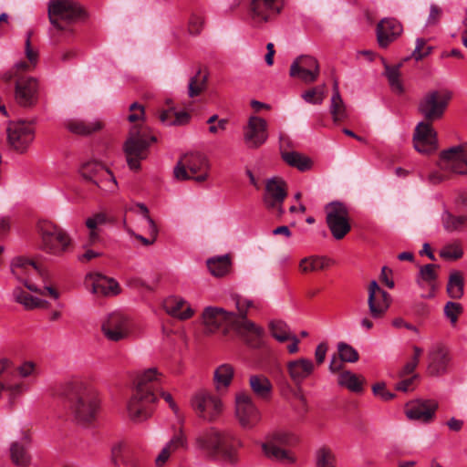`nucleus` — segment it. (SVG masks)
<instances>
[{
    "instance_id": "obj_1",
    "label": "nucleus",
    "mask_w": 467,
    "mask_h": 467,
    "mask_svg": "<svg viewBox=\"0 0 467 467\" xmlns=\"http://www.w3.org/2000/svg\"><path fill=\"white\" fill-rule=\"evenodd\" d=\"M162 380L163 376L156 368H148L138 376L136 388L127 403L131 420L142 422L151 417L157 402L156 392Z\"/></svg>"
},
{
    "instance_id": "obj_2",
    "label": "nucleus",
    "mask_w": 467,
    "mask_h": 467,
    "mask_svg": "<svg viewBox=\"0 0 467 467\" xmlns=\"http://www.w3.org/2000/svg\"><path fill=\"white\" fill-rule=\"evenodd\" d=\"M69 414L79 425H88L96 419L99 400L94 389L81 380L66 383L59 393Z\"/></svg>"
},
{
    "instance_id": "obj_3",
    "label": "nucleus",
    "mask_w": 467,
    "mask_h": 467,
    "mask_svg": "<svg viewBox=\"0 0 467 467\" xmlns=\"http://www.w3.org/2000/svg\"><path fill=\"white\" fill-rule=\"evenodd\" d=\"M194 445L212 459L233 462L241 441L231 431L211 426L196 433Z\"/></svg>"
},
{
    "instance_id": "obj_4",
    "label": "nucleus",
    "mask_w": 467,
    "mask_h": 467,
    "mask_svg": "<svg viewBox=\"0 0 467 467\" xmlns=\"http://www.w3.org/2000/svg\"><path fill=\"white\" fill-rule=\"evenodd\" d=\"M41 237V249L51 255L61 256L68 252L72 245L69 234L54 223L42 220L37 224Z\"/></svg>"
},
{
    "instance_id": "obj_5",
    "label": "nucleus",
    "mask_w": 467,
    "mask_h": 467,
    "mask_svg": "<svg viewBox=\"0 0 467 467\" xmlns=\"http://www.w3.org/2000/svg\"><path fill=\"white\" fill-rule=\"evenodd\" d=\"M210 163L201 152H190L182 155L173 168V176L178 181L194 180L198 182L209 177Z\"/></svg>"
},
{
    "instance_id": "obj_6",
    "label": "nucleus",
    "mask_w": 467,
    "mask_h": 467,
    "mask_svg": "<svg viewBox=\"0 0 467 467\" xmlns=\"http://www.w3.org/2000/svg\"><path fill=\"white\" fill-rule=\"evenodd\" d=\"M296 442V438L292 432L275 431L265 436V441L261 443V448L267 458L284 464H293L296 462L295 455L281 446H291Z\"/></svg>"
},
{
    "instance_id": "obj_7",
    "label": "nucleus",
    "mask_w": 467,
    "mask_h": 467,
    "mask_svg": "<svg viewBox=\"0 0 467 467\" xmlns=\"http://www.w3.org/2000/svg\"><path fill=\"white\" fill-rule=\"evenodd\" d=\"M155 141V136L148 135L146 131L137 127L130 129V136L124 144V151L130 169L140 168V161L146 158L148 147Z\"/></svg>"
},
{
    "instance_id": "obj_8",
    "label": "nucleus",
    "mask_w": 467,
    "mask_h": 467,
    "mask_svg": "<svg viewBox=\"0 0 467 467\" xmlns=\"http://www.w3.org/2000/svg\"><path fill=\"white\" fill-rule=\"evenodd\" d=\"M79 174L83 180L93 183L105 193H114L118 190V182L113 173L99 161L82 163Z\"/></svg>"
},
{
    "instance_id": "obj_9",
    "label": "nucleus",
    "mask_w": 467,
    "mask_h": 467,
    "mask_svg": "<svg viewBox=\"0 0 467 467\" xmlns=\"http://www.w3.org/2000/svg\"><path fill=\"white\" fill-rule=\"evenodd\" d=\"M11 272L14 276L20 282H22L26 287L32 291L44 295L47 292L50 296L54 299L59 297L58 292L51 286L46 285L44 289H38L36 285L30 283V276L32 275H43L42 269L36 265L35 262L28 260L24 257H16L11 263Z\"/></svg>"
},
{
    "instance_id": "obj_10",
    "label": "nucleus",
    "mask_w": 467,
    "mask_h": 467,
    "mask_svg": "<svg viewBox=\"0 0 467 467\" xmlns=\"http://www.w3.org/2000/svg\"><path fill=\"white\" fill-rule=\"evenodd\" d=\"M83 14L82 8L72 0H50L48 4V16L50 23L57 30L69 31L67 25L78 19Z\"/></svg>"
},
{
    "instance_id": "obj_11",
    "label": "nucleus",
    "mask_w": 467,
    "mask_h": 467,
    "mask_svg": "<svg viewBox=\"0 0 467 467\" xmlns=\"http://www.w3.org/2000/svg\"><path fill=\"white\" fill-rule=\"evenodd\" d=\"M450 99V93L430 90L420 99L418 110L424 118V121L433 122L439 120L444 115Z\"/></svg>"
},
{
    "instance_id": "obj_12",
    "label": "nucleus",
    "mask_w": 467,
    "mask_h": 467,
    "mask_svg": "<svg viewBox=\"0 0 467 467\" xmlns=\"http://www.w3.org/2000/svg\"><path fill=\"white\" fill-rule=\"evenodd\" d=\"M191 402L198 417L208 422L215 421L223 410L222 400L206 390L197 391Z\"/></svg>"
},
{
    "instance_id": "obj_13",
    "label": "nucleus",
    "mask_w": 467,
    "mask_h": 467,
    "mask_svg": "<svg viewBox=\"0 0 467 467\" xmlns=\"http://www.w3.org/2000/svg\"><path fill=\"white\" fill-rule=\"evenodd\" d=\"M286 195V183L282 178L272 177L265 181L264 204L279 217L285 213L283 202Z\"/></svg>"
},
{
    "instance_id": "obj_14",
    "label": "nucleus",
    "mask_w": 467,
    "mask_h": 467,
    "mask_svg": "<svg viewBox=\"0 0 467 467\" xmlns=\"http://www.w3.org/2000/svg\"><path fill=\"white\" fill-rule=\"evenodd\" d=\"M438 165L441 171L467 175V144L442 150Z\"/></svg>"
},
{
    "instance_id": "obj_15",
    "label": "nucleus",
    "mask_w": 467,
    "mask_h": 467,
    "mask_svg": "<svg viewBox=\"0 0 467 467\" xmlns=\"http://www.w3.org/2000/svg\"><path fill=\"white\" fill-rule=\"evenodd\" d=\"M327 223L337 240L342 239L349 231L348 212L341 202H331L326 206Z\"/></svg>"
},
{
    "instance_id": "obj_16",
    "label": "nucleus",
    "mask_w": 467,
    "mask_h": 467,
    "mask_svg": "<svg viewBox=\"0 0 467 467\" xmlns=\"http://www.w3.org/2000/svg\"><path fill=\"white\" fill-rule=\"evenodd\" d=\"M235 416L241 427L246 430L254 428L261 420V413L252 398L244 392L235 396Z\"/></svg>"
},
{
    "instance_id": "obj_17",
    "label": "nucleus",
    "mask_w": 467,
    "mask_h": 467,
    "mask_svg": "<svg viewBox=\"0 0 467 467\" xmlns=\"http://www.w3.org/2000/svg\"><path fill=\"white\" fill-rule=\"evenodd\" d=\"M201 318L206 332L213 334L221 328L227 331L234 322L235 313L209 306L203 308Z\"/></svg>"
},
{
    "instance_id": "obj_18",
    "label": "nucleus",
    "mask_w": 467,
    "mask_h": 467,
    "mask_svg": "<svg viewBox=\"0 0 467 467\" xmlns=\"http://www.w3.org/2000/svg\"><path fill=\"white\" fill-rule=\"evenodd\" d=\"M35 138L31 123L26 121L12 122L7 128V140L13 150L25 152Z\"/></svg>"
},
{
    "instance_id": "obj_19",
    "label": "nucleus",
    "mask_w": 467,
    "mask_h": 467,
    "mask_svg": "<svg viewBox=\"0 0 467 467\" xmlns=\"http://www.w3.org/2000/svg\"><path fill=\"white\" fill-rule=\"evenodd\" d=\"M289 75L306 84L313 83L319 75L318 62L311 56H299L291 64Z\"/></svg>"
},
{
    "instance_id": "obj_20",
    "label": "nucleus",
    "mask_w": 467,
    "mask_h": 467,
    "mask_svg": "<svg viewBox=\"0 0 467 467\" xmlns=\"http://www.w3.org/2000/svg\"><path fill=\"white\" fill-rule=\"evenodd\" d=\"M413 143L415 150L421 154H431L438 149L437 132L431 122L420 121L417 124Z\"/></svg>"
},
{
    "instance_id": "obj_21",
    "label": "nucleus",
    "mask_w": 467,
    "mask_h": 467,
    "mask_svg": "<svg viewBox=\"0 0 467 467\" xmlns=\"http://www.w3.org/2000/svg\"><path fill=\"white\" fill-rule=\"evenodd\" d=\"M101 329L107 339L115 342L120 341L129 337L130 321L120 313H112L104 320Z\"/></svg>"
},
{
    "instance_id": "obj_22",
    "label": "nucleus",
    "mask_w": 467,
    "mask_h": 467,
    "mask_svg": "<svg viewBox=\"0 0 467 467\" xmlns=\"http://www.w3.org/2000/svg\"><path fill=\"white\" fill-rule=\"evenodd\" d=\"M231 327L249 347L259 348L261 346L264 329L254 322L245 317L235 315L234 322L232 323Z\"/></svg>"
},
{
    "instance_id": "obj_23",
    "label": "nucleus",
    "mask_w": 467,
    "mask_h": 467,
    "mask_svg": "<svg viewBox=\"0 0 467 467\" xmlns=\"http://www.w3.org/2000/svg\"><path fill=\"white\" fill-rule=\"evenodd\" d=\"M283 8V0H253L250 16L254 25H262L274 19Z\"/></svg>"
},
{
    "instance_id": "obj_24",
    "label": "nucleus",
    "mask_w": 467,
    "mask_h": 467,
    "mask_svg": "<svg viewBox=\"0 0 467 467\" xmlns=\"http://www.w3.org/2000/svg\"><path fill=\"white\" fill-rule=\"evenodd\" d=\"M38 98V84L35 78L21 77L16 81L15 99L24 108H31L36 104Z\"/></svg>"
},
{
    "instance_id": "obj_25",
    "label": "nucleus",
    "mask_w": 467,
    "mask_h": 467,
    "mask_svg": "<svg viewBox=\"0 0 467 467\" xmlns=\"http://www.w3.org/2000/svg\"><path fill=\"white\" fill-rule=\"evenodd\" d=\"M368 292L369 316L373 319H379L389 307L390 296L388 292L381 289L375 280L370 282Z\"/></svg>"
},
{
    "instance_id": "obj_26",
    "label": "nucleus",
    "mask_w": 467,
    "mask_h": 467,
    "mask_svg": "<svg viewBox=\"0 0 467 467\" xmlns=\"http://www.w3.org/2000/svg\"><path fill=\"white\" fill-rule=\"evenodd\" d=\"M267 138L266 120L257 116L250 117L244 132V140L248 148L260 147L267 140Z\"/></svg>"
},
{
    "instance_id": "obj_27",
    "label": "nucleus",
    "mask_w": 467,
    "mask_h": 467,
    "mask_svg": "<svg viewBox=\"0 0 467 467\" xmlns=\"http://www.w3.org/2000/svg\"><path fill=\"white\" fill-rule=\"evenodd\" d=\"M438 403L432 400L411 401L406 406V416L412 420L430 422L432 420Z\"/></svg>"
},
{
    "instance_id": "obj_28",
    "label": "nucleus",
    "mask_w": 467,
    "mask_h": 467,
    "mask_svg": "<svg viewBox=\"0 0 467 467\" xmlns=\"http://www.w3.org/2000/svg\"><path fill=\"white\" fill-rule=\"evenodd\" d=\"M315 363L306 358H299L286 363V371L292 382L300 386L315 371Z\"/></svg>"
},
{
    "instance_id": "obj_29",
    "label": "nucleus",
    "mask_w": 467,
    "mask_h": 467,
    "mask_svg": "<svg viewBox=\"0 0 467 467\" xmlns=\"http://www.w3.org/2000/svg\"><path fill=\"white\" fill-rule=\"evenodd\" d=\"M428 358V373L430 375L437 377L447 372L451 358L445 347L441 345L433 347L429 352Z\"/></svg>"
},
{
    "instance_id": "obj_30",
    "label": "nucleus",
    "mask_w": 467,
    "mask_h": 467,
    "mask_svg": "<svg viewBox=\"0 0 467 467\" xmlns=\"http://www.w3.org/2000/svg\"><path fill=\"white\" fill-rule=\"evenodd\" d=\"M162 308L171 317L179 320L190 319L194 315L191 305L182 297L170 296L162 301Z\"/></svg>"
},
{
    "instance_id": "obj_31",
    "label": "nucleus",
    "mask_w": 467,
    "mask_h": 467,
    "mask_svg": "<svg viewBox=\"0 0 467 467\" xmlns=\"http://www.w3.org/2000/svg\"><path fill=\"white\" fill-rule=\"evenodd\" d=\"M30 436L27 431H22L19 441H13L10 445V457L12 462L18 467L29 465L31 456L28 452Z\"/></svg>"
},
{
    "instance_id": "obj_32",
    "label": "nucleus",
    "mask_w": 467,
    "mask_h": 467,
    "mask_svg": "<svg viewBox=\"0 0 467 467\" xmlns=\"http://www.w3.org/2000/svg\"><path fill=\"white\" fill-rule=\"evenodd\" d=\"M402 32V26L394 18H384L377 26V38L381 47H387Z\"/></svg>"
},
{
    "instance_id": "obj_33",
    "label": "nucleus",
    "mask_w": 467,
    "mask_h": 467,
    "mask_svg": "<svg viewBox=\"0 0 467 467\" xmlns=\"http://www.w3.org/2000/svg\"><path fill=\"white\" fill-rule=\"evenodd\" d=\"M86 282L91 285V292L97 295L116 296L120 290L117 281L99 274L88 275Z\"/></svg>"
},
{
    "instance_id": "obj_34",
    "label": "nucleus",
    "mask_w": 467,
    "mask_h": 467,
    "mask_svg": "<svg viewBox=\"0 0 467 467\" xmlns=\"http://www.w3.org/2000/svg\"><path fill=\"white\" fill-rule=\"evenodd\" d=\"M107 222L108 216L104 213H97L87 218L85 224L88 229V244L93 245L101 241V230Z\"/></svg>"
},
{
    "instance_id": "obj_35",
    "label": "nucleus",
    "mask_w": 467,
    "mask_h": 467,
    "mask_svg": "<svg viewBox=\"0 0 467 467\" xmlns=\"http://www.w3.org/2000/svg\"><path fill=\"white\" fill-rule=\"evenodd\" d=\"M67 128L69 131L78 135H89L99 130L102 128V123L99 119L92 121L70 119L67 123Z\"/></svg>"
},
{
    "instance_id": "obj_36",
    "label": "nucleus",
    "mask_w": 467,
    "mask_h": 467,
    "mask_svg": "<svg viewBox=\"0 0 467 467\" xmlns=\"http://www.w3.org/2000/svg\"><path fill=\"white\" fill-rule=\"evenodd\" d=\"M13 297L16 302L24 306L26 309L43 308L47 307L48 304L46 300L27 294L21 287H16L13 290Z\"/></svg>"
},
{
    "instance_id": "obj_37",
    "label": "nucleus",
    "mask_w": 467,
    "mask_h": 467,
    "mask_svg": "<svg viewBox=\"0 0 467 467\" xmlns=\"http://www.w3.org/2000/svg\"><path fill=\"white\" fill-rule=\"evenodd\" d=\"M234 372V368L229 364H222L215 369L213 379L217 391L223 392L230 386Z\"/></svg>"
},
{
    "instance_id": "obj_38",
    "label": "nucleus",
    "mask_w": 467,
    "mask_h": 467,
    "mask_svg": "<svg viewBox=\"0 0 467 467\" xmlns=\"http://www.w3.org/2000/svg\"><path fill=\"white\" fill-rule=\"evenodd\" d=\"M330 264L331 260L327 256L311 255L303 258L299 263V267L303 273H309L327 268Z\"/></svg>"
},
{
    "instance_id": "obj_39",
    "label": "nucleus",
    "mask_w": 467,
    "mask_h": 467,
    "mask_svg": "<svg viewBox=\"0 0 467 467\" xmlns=\"http://www.w3.org/2000/svg\"><path fill=\"white\" fill-rule=\"evenodd\" d=\"M329 109L334 121H340L347 117L346 106L340 96L337 82L334 83Z\"/></svg>"
},
{
    "instance_id": "obj_40",
    "label": "nucleus",
    "mask_w": 467,
    "mask_h": 467,
    "mask_svg": "<svg viewBox=\"0 0 467 467\" xmlns=\"http://www.w3.org/2000/svg\"><path fill=\"white\" fill-rule=\"evenodd\" d=\"M249 385L253 392L262 399L269 397L272 391V384L264 375H252L249 378Z\"/></svg>"
},
{
    "instance_id": "obj_41",
    "label": "nucleus",
    "mask_w": 467,
    "mask_h": 467,
    "mask_svg": "<svg viewBox=\"0 0 467 467\" xmlns=\"http://www.w3.org/2000/svg\"><path fill=\"white\" fill-rule=\"evenodd\" d=\"M436 265L429 264L423 265L420 269L419 275L417 277V283L420 286H428L431 290L434 289L435 280L437 278ZM432 291H431L426 296H431Z\"/></svg>"
},
{
    "instance_id": "obj_42",
    "label": "nucleus",
    "mask_w": 467,
    "mask_h": 467,
    "mask_svg": "<svg viewBox=\"0 0 467 467\" xmlns=\"http://www.w3.org/2000/svg\"><path fill=\"white\" fill-rule=\"evenodd\" d=\"M207 266L211 274L221 277L225 275L230 270V259L227 254L213 257L207 260Z\"/></svg>"
},
{
    "instance_id": "obj_43",
    "label": "nucleus",
    "mask_w": 467,
    "mask_h": 467,
    "mask_svg": "<svg viewBox=\"0 0 467 467\" xmlns=\"http://www.w3.org/2000/svg\"><path fill=\"white\" fill-rule=\"evenodd\" d=\"M337 383L352 392H360L362 390V381L356 374L349 370L343 371L338 375Z\"/></svg>"
},
{
    "instance_id": "obj_44",
    "label": "nucleus",
    "mask_w": 467,
    "mask_h": 467,
    "mask_svg": "<svg viewBox=\"0 0 467 467\" xmlns=\"http://www.w3.org/2000/svg\"><path fill=\"white\" fill-rule=\"evenodd\" d=\"M172 453L179 450H187L189 447L188 438L184 432L183 428L181 426L174 429V432L171 440L164 445Z\"/></svg>"
},
{
    "instance_id": "obj_45",
    "label": "nucleus",
    "mask_w": 467,
    "mask_h": 467,
    "mask_svg": "<svg viewBox=\"0 0 467 467\" xmlns=\"http://www.w3.org/2000/svg\"><path fill=\"white\" fill-rule=\"evenodd\" d=\"M271 336L279 342H285L291 338L288 325L282 320H272L269 323Z\"/></svg>"
},
{
    "instance_id": "obj_46",
    "label": "nucleus",
    "mask_w": 467,
    "mask_h": 467,
    "mask_svg": "<svg viewBox=\"0 0 467 467\" xmlns=\"http://www.w3.org/2000/svg\"><path fill=\"white\" fill-rule=\"evenodd\" d=\"M284 161L290 166L297 168L299 171H306L311 167V161L296 151L284 152L282 154Z\"/></svg>"
},
{
    "instance_id": "obj_47",
    "label": "nucleus",
    "mask_w": 467,
    "mask_h": 467,
    "mask_svg": "<svg viewBox=\"0 0 467 467\" xmlns=\"http://www.w3.org/2000/svg\"><path fill=\"white\" fill-rule=\"evenodd\" d=\"M317 467H336V456L333 451L326 446L318 448L315 452Z\"/></svg>"
},
{
    "instance_id": "obj_48",
    "label": "nucleus",
    "mask_w": 467,
    "mask_h": 467,
    "mask_svg": "<svg viewBox=\"0 0 467 467\" xmlns=\"http://www.w3.org/2000/svg\"><path fill=\"white\" fill-rule=\"evenodd\" d=\"M442 223L449 232L461 231L467 228V215L454 216L445 212L442 214Z\"/></svg>"
},
{
    "instance_id": "obj_49",
    "label": "nucleus",
    "mask_w": 467,
    "mask_h": 467,
    "mask_svg": "<svg viewBox=\"0 0 467 467\" xmlns=\"http://www.w3.org/2000/svg\"><path fill=\"white\" fill-rule=\"evenodd\" d=\"M400 65L389 66L385 65V75L389 80L391 89L396 93H402L404 91L402 83L400 81Z\"/></svg>"
},
{
    "instance_id": "obj_50",
    "label": "nucleus",
    "mask_w": 467,
    "mask_h": 467,
    "mask_svg": "<svg viewBox=\"0 0 467 467\" xmlns=\"http://www.w3.org/2000/svg\"><path fill=\"white\" fill-rule=\"evenodd\" d=\"M1 385L3 391L7 392L10 403H13L17 397L29 389L28 386L24 381H5L1 383Z\"/></svg>"
},
{
    "instance_id": "obj_51",
    "label": "nucleus",
    "mask_w": 467,
    "mask_h": 467,
    "mask_svg": "<svg viewBox=\"0 0 467 467\" xmlns=\"http://www.w3.org/2000/svg\"><path fill=\"white\" fill-rule=\"evenodd\" d=\"M463 279L460 273L455 272L450 275L447 291L451 297L460 298L463 294Z\"/></svg>"
},
{
    "instance_id": "obj_52",
    "label": "nucleus",
    "mask_w": 467,
    "mask_h": 467,
    "mask_svg": "<svg viewBox=\"0 0 467 467\" xmlns=\"http://www.w3.org/2000/svg\"><path fill=\"white\" fill-rule=\"evenodd\" d=\"M301 97L306 103L320 105L325 99V85L309 88L303 92Z\"/></svg>"
},
{
    "instance_id": "obj_53",
    "label": "nucleus",
    "mask_w": 467,
    "mask_h": 467,
    "mask_svg": "<svg viewBox=\"0 0 467 467\" xmlns=\"http://www.w3.org/2000/svg\"><path fill=\"white\" fill-rule=\"evenodd\" d=\"M111 461L115 467H135L134 462L122 451V446L119 444L112 448Z\"/></svg>"
},
{
    "instance_id": "obj_54",
    "label": "nucleus",
    "mask_w": 467,
    "mask_h": 467,
    "mask_svg": "<svg viewBox=\"0 0 467 467\" xmlns=\"http://www.w3.org/2000/svg\"><path fill=\"white\" fill-rule=\"evenodd\" d=\"M414 354L410 360L406 362V364L401 368V369L398 373V377L402 379L405 378L408 375H410L414 372L416 368L419 365L420 358L422 354V349L417 346L413 347Z\"/></svg>"
},
{
    "instance_id": "obj_55",
    "label": "nucleus",
    "mask_w": 467,
    "mask_h": 467,
    "mask_svg": "<svg viewBox=\"0 0 467 467\" xmlns=\"http://www.w3.org/2000/svg\"><path fill=\"white\" fill-rule=\"evenodd\" d=\"M16 372L21 379H36L39 375L36 363L31 360L22 362L17 368Z\"/></svg>"
},
{
    "instance_id": "obj_56",
    "label": "nucleus",
    "mask_w": 467,
    "mask_h": 467,
    "mask_svg": "<svg viewBox=\"0 0 467 467\" xmlns=\"http://www.w3.org/2000/svg\"><path fill=\"white\" fill-rule=\"evenodd\" d=\"M337 351L339 359L343 362L354 363L358 360V351L352 346L345 342H339L337 344Z\"/></svg>"
},
{
    "instance_id": "obj_57",
    "label": "nucleus",
    "mask_w": 467,
    "mask_h": 467,
    "mask_svg": "<svg viewBox=\"0 0 467 467\" xmlns=\"http://www.w3.org/2000/svg\"><path fill=\"white\" fill-rule=\"evenodd\" d=\"M206 86V76H202L200 72H198L194 77H192L188 84V94L189 97L193 98L198 96Z\"/></svg>"
},
{
    "instance_id": "obj_58",
    "label": "nucleus",
    "mask_w": 467,
    "mask_h": 467,
    "mask_svg": "<svg viewBox=\"0 0 467 467\" xmlns=\"http://www.w3.org/2000/svg\"><path fill=\"white\" fill-rule=\"evenodd\" d=\"M462 254V248L456 244H448L440 251L441 257L446 260H457L461 258Z\"/></svg>"
},
{
    "instance_id": "obj_59",
    "label": "nucleus",
    "mask_w": 467,
    "mask_h": 467,
    "mask_svg": "<svg viewBox=\"0 0 467 467\" xmlns=\"http://www.w3.org/2000/svg\"><path fill=\"white\" fill-rule=\"evenodd\" d=\"M462 310V307L461 304L455 302H448L444 306V314L452 325L456 324L458 316L461 314Z\"/></svg>"
},
{
    "instance_id": "obj_60",
    "label": "nucleus",
    "mask_w": 467,
    "mask_h": 467,
    "mask_svg": "<svg viewBox=\"0 0 467 467\" xmlns=\"http://www.w3.org/2000/svg\"><path fill=\"white\" fill-rule=\"evenodd\" d=\"M203 17L199 14H192L188 23V30L191 35H198L203 27Z\"/></svg>"
},
{
    "instance_id": "obj_61",
    "label": "nucleus",
    "mask_w": 467,
    "mask_h": 467,
    "mask_svg": "<svg viewBox=\"0 0 467 467\" xmlns=\"http://www.w3.org/2000/svg\"><path fill=\"white\" fill-rule=\"evenodd\" d=\"M425 40L423 38H417L416 47L414 51L412 52V57L416 61L421 60L423 57H427L431 52V47H425Z\"/></svg>"
},
{
    "instance_id": "obj_62",
    "label": "nucleus",
    "mask_w": 467,
    "mask_h": 467,
    "mask_svg": "<svg viewBox=\"0 0 467 467\" xmlns=\"http://www.w3.org/2000/svg\"><path fill=\"white\" fill-rule=\"evenodd\" d=\"M35 67L34 65H31L30 62H26V61H20V62H17L14 67L11 69V71L9 72V76H8V79L10 78H21V73L23 72H28L30 70H32L33 68Z\"/></svg>"
},
{
    "instance_id": "obj_63",
    "label": "nucleus",
    "mask_w": 467,
    "mask_h": 467,
    "mask_svg": "<svg viewBox=\"0 0 467 467\" xmlns=\"http://www.w3.org/2000/svg\"><path fill=\"white\" fill-rule=\"evenodd\" d=\"M130 110L131 113L128 116V120L130 122H135L140 119H143L145 111L144 107L137 102L130 104Z\"/></svg>"
},
{
    "instance_id": "obj_64",
    "label": "nucleus",
    "mask_w": 467,
    "mask_h": 467,
    "mask_svg": "<svg viewBox=\"0 0 467 467\" xmlns=\"http://www.w3.org/2000/svg\"><path fill=\"white\" fill-rule=\"evenodd\" d=\"M235 306L239 313V317H246L247 310L254 306L252 300L237 296L235 298Z\"/></svg>"
}]
</instances>
